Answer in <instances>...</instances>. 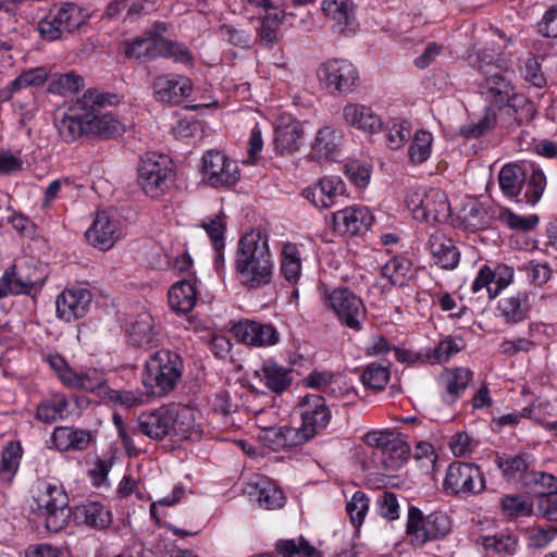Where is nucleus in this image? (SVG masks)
<instances>
[{
    "mask_svg": "<svg viewBox=\"0 0 557 557\" xmlns=\"http://www.w3.org/2000/svg\"><path fill=\"white\" fill-rule=\"evenodd\" d=\"M480 72L483 79L478 87L485 101L498 110L505 109L517 126L529 123L535 117L536 110L533 102L517 90L506 71L496 65L486 64L480 67Z\"/></svg>",
    "mask_w": 557,
    "mask_h": 557,
    "instance_id": "nucleus-1",
    "label": "nucleus"
},
{
    "mask_svg": "<svg viewBox=\"0 0 557 557\" xmlns=\"http://www.w3.org/2000/svg\"><path fill=\"white\" fill-rule=\"evenodd\" d=\"M235 270L240 284L249 289H258L272 282L274 261L265 234L250 231L239 239Z\"/></svg>",
    "mask_w": 557,
    "mask_h": 557,
    "instance_id": "nucleus-2",
    "label": "nucleus"
},
{
    "mask_svg": "<svg viewBox=\"0 0 557 557\" xmlns=\"http://www.w3.org/2000/svg\"><path fill=\"white\" fill-rule=\"evenodd\" d=\"M193 428L194 416L190 408L169 405L143 412L136 430L151 440L160 441L166 436L188 438Z\"/></svg>",
    "mask_w": 557,
    "mask_h": 557,
    "instance_id": "nucleus-3",
    "label": "nucleus"
},
{
    "mask_svg": "<svg viewBox=\"0 0 557 557\" xmlns=\"http://www.w3.org/2000/svg\"><path fill=\"white\" fill-rule=\"evenodd\" d=\"M119 102L115 94L102 92L98 89L86 90L60 119L55 120L59 136L65 143H74L88 133L87 117L90 113Z\"/></svg>",
    "mask_w": 557,
    "mask_h": 557,
    "instance_id": "nucleus-4",
    "label": "nucleus"
},
{
    "mask_svg": "<svg viewBox=\"0 0 557 557\" xmlns=\"http://www.w3.org/2000/svg\"><path fill=\"white\" fill-rule=\"evenodd\" d=\"M183 361L178 354L161 349L145 363L143 383L154 396H164L175 388L182 377Z\"/></svg>",
    "mask_w": 557,
    "mask_h": 557,
    "instance_id": "nucleus-5",
    "label": "nucleus"
},
{
    "mask_svg": "<svg viewBox=\"0 0 557 557\" xmlns=\"http://www.w3.org/2000/svg\"><path fill=\"white\" fill-rule=\"evenodd\" d=\"M137 172V182L141 190L153 199L163 196L170 189L175 177L171 159L156 152H146L140 158Z\"/></svg>",
    "mask_w": 557,
    "mask_h": 557,
    "instance_id": "nucleus-6",
    "label": "nucleus"
},
{
    "mask_svg": "<svg viewBox=\"0 0 557 557\" xmlns=\"http://www.w3.org/2000/svg\"><path fill=\"white\" fill-rule=\"evenodd\" d=\"M413 219L426 223H444L450 216V205L446 194L437 188L410 187L405 197Z\"/></svg>",
    "mask_w": 557,
    "mask_h": 557,
    "instance_id": "nucleus-7",
    "label": "nucleus"
},
{
    "mask_svg": "<svg viewBox=\"0 0 557 557\" xmlns=\"http://www.w3.org/2000/svg\"><path fill=\"white\" fill-rule=\"evenodd\" d=\"M35 500L39 516L45 519L47 530L59 532L67 525L72 508L69 506V496L61 484L39 482Z\"/></svg>",
    "mask_w": 557,
    "mask_h": 557,
    "instance_id": "nucleus-8",
    "label": "nucleus"
},
{
    "mask_svg": "<svg viewBox=\"0 0 557 557\" xmlns=\"http://www.w3.org/2000/svg\"><path fill=\"white\" fill-rule=\"evenodd\" d=\"M451 531V521L443 511H432L424 515L423 511L410 506L407 518V535L412 545L422 547L430 541L444 539Z\"/></svg>",
    "mask_w": 557,
    "mask_h": 557,
    "instance_id": "nucleus-9",
    "label": "nucleus"
},
{
    "mask_svg": "<svg viewBox=\"0 0 557 557\" xmlns=\"http://www.w3.org/2000/svg\"><path fill=\"white\" fill-rule=\"evenodd\" d=\"M443 488L450 495H476L485 488V480L479 466L456 461L446 471Z\"/></svg>",
    "mask_w": 557,
    "mask_h": 557,
    "instance_id": "nucleus-10",
    "label": "nucleus"
},
{
    "mask_svg": "<svg viewBox=\"0 0 557 557\" xmlns=\"http://www.w3.org/2000/svg\"><path fill=\"white\" fill-rule=\"evenodd\" d=\"M317 77L325 88L339 94H349L359 78L355 65L345 59L323 62L317 70Z\"/></svg>",
    "mask_w": 557,
    "mask_h": 557,
    "instance_id": "nucleus-11",
    "label": "nucleus"
},
{
    "mask_svg": "<svg viewBox=\"0 0 557 557\" xmlns=\"http://www.w3.org/2000/svg\"><path fill=\"white\" fill-rule=\"evenodd\" d=\"M329 302L339 321L347 327L360 331L366 320L362 300L348 288H335L329 295Z\"/></svg>",
    "mask_w": 557,
    "mask_h": 557,
    "instance_id": "nucleus-12",
    "label": "nucleus"
},
{
    "mask_svg": "<svg viewBox=\"0 0 557 557\" xmlns=\"http://www.w3.org/2000/svg\"><path fill=\"white\" fill-rule=\"evenodd\" d=\"M203 176L214 188L230 187L239 180V169L235 161L220 151H208L203 158Z\"/></svg>",
    "mask_w": 557,
    "mask_h": 557,
    "instance_id": "nucleus-13",
    "label": "nucleus"
},
{
    "mask_svg": "<svg viewBox=\"0 0 557 557\" xmlns=\"http://www.w3.org/2000/svg\"><path fill=\"white\" fill-rule=\"evenodd\" d=\"M168 27L163 22L153 23L141 36L133 38L125 44L124 54L137 60H151L160 54L162 36Z\"/></svg>",
    "mask_w": 557,
    "mask_h": 557,
    "instance_id": "nucleus-14",
    "label": "nucleus"
},
{
    "mask_svg": "<svg viewBox=\"0 0 557 557\" xmlns=\"http://www.w3.org/2000/svg\"><path fill=\"white\" fill-rule=\"evenodd\" d=\"M333 230L341 235L355 236L366 232L373 222L368 208L352 206L332 214Z\"/></svg>",
    "mask_w": 557,
    "mask_h": 557,
    "instance_id": "nucleus-15",
    "label": "nucleus"
},
{
    "mask_svg": "<svg viewBox=\"0 0 557 557\" xmlns=\"http://www.w3.org/2000/svg\"><path fill=\"white\" fill-rule=\"evenodd\" d=\"M156 100L165 103H181L193 91L189 78L176 74L159 75L152 82Z\"/></svg>",
    "mask_w": 557,
    "mask_h": 557,
    "instance_id": "nucleus-16",
    "label": "nucleus"
},
{
    "mask_svg": "<svg viewBox=\"0 0 557 557\" xmlns=\"http://www.w3.org/2000/svg\"><path fill=\"white\" fill-rule=\"evenodd\" d=\"M233 333L239 342L255 347L272 346L280 339V334L272 324L251 320L236 323Z\"/></svg>",
    "mask_w": 557,
    "mask_h": 557,
    "instance_id": "nucleus-17",
    "label": "nucleus"
},
{
    "mask_svg": "<svg viewBox=\"0 0 557 557\" xmlns=\"http://www.w3.org/2000/svg\"><path fill=\"white\" fill-rule=\"evenodd\" d=\"M512 276L513 270L507 265H497L495 270L483 265L472 283L471 290L480 293L485 289L488 298H494L510 284Z\"/></svg>",
    "mask_w": 557,
    "mask_h": 557,
    "instance_id": "nucleus-18",
    "label": "nucleus"
},
{
    "mask_svg": "<svg viewBox=\"0 0 557 557\" xmlns=\"http://www.w3.org/2000/svg\"><path fill=\"white\" fill-rule=\"evenodd\" d=\"M90 301L91 294L87 289H65L57 297V315L66 322L83 318Z\"/></svg>",
    "mask_w": 557,
    "mask_h": 557,
    "instance_id": "nucleus-19",
    "label": "nucleus"
},
{
    "mask_svg": "<svg viewBox=\"0 0 557 557\" xmlns=\"http://www.w3.org/2000/svg\"><path fill=\"white\" fill-rule=\"evenodd\" d=\"M90 245L100 250H109L120 238L119 222L107 212H99L86 232Z\"/></svg>",
    "mask_w": 557,
    "mask_h": 557,
    "instance_id": "nucleus-20",
    "label": "nucleus"
},
{
    "mask_svg": "<svg viewBox=\"0 0 557 557\" xmlns=\"http://www.w3.org/2000/svg\"><path fill=\"white\" fill-rule=\"evenodd\" d=\"M302 406L301 424L313 437L327 426L331 420V411L325 405L324 398L320 395L306 396Z\"/></svg>",
    "mask_w": 557,
    "mask_h": 557,
    "instance_id": "nucleus-21",
    "label": "nucleus"
},
{
    "mask_svg": "<svg viewBox=\"0 0 557 557\" xmlns=\"http://www.w3.org/2000/svg\"><path fill=\"white\" fill-rule=\"evenodd\" d=\"M344 145L343 131L325 125L317 131L311 151L318 160H333L339 156Z\"/></svg>",
    "mask_w": 557,
    "mask_h": 557,
    "instance_id": "nucleus-22",
    "label": "nucleus"
},
{
    "mask_svg": "<svg viewBox=\"0 0 557 557\" xmlns=\"http://www.w3.org/2000/svg\"><path fill=\"white\" fill-rule=\"evenodd\" d=\"M322 11L334 22L335 32L343 35L356 33L358 23L350 0H323Z\"/></svg>",
    "mask_w": 557,
    "mask_h": 557,
    "instance_id": "nucleus-23",
    "label": "nucleus"
},
{
    "mask_svg": "<svg viewBox=\"0 0 557 557\" xmlns=\"http://www.w3.org/2000/svg\"><path fill=\"white\" fill-rule=\"evenodd\" d=\"M92 441L91 431L74 426H55L51 433V442L59 451H82Z\"/></svg>",
    "mask_w": 557,
    "mask_h": 557,
    "instance_id": "nucleus-24",
    "label": "nucleus"
},
{
    "mask_svg": "<svg viewBox=\"0 0 557 557\" xmlns=\"http://www.w3.org/2000/svg\"><path fill=\"white\" fill-rule=\"evenodd\" d=\"M428 248L434 262L445 270L457 268L460 260L459 249L454 240L442 232H435L430 235Z\"/></svg>",
    "mask_w": 557,
    "mask_h": 557,
    "instance_id": "nucleus-25",
    "label": "nucleus"
},
{
    "mask_svg": "<svg viewBox=\"0 0 557 557\" xmlns=\"http://www.w3.org/2000/svg\"><path fill=\"white\" fill-rule=\"evenodd\" d=\"M531 307V295L519 290L502 297L497 309L506 323L516 324L528 318Z\"/></svg>",
    "mask_w": 557,
    "mask_h": 557,
    "instance_id": "nucleus-26",
    "label": "nucleus"
},
{
    "mask_svg": "<svg viewBox=\"0 0 557 557\" xmlns=\"http://www.w3.org/2000/svg\"><path fill=\"white\" fill-rule=\"evenodd\" d=\"M343 117L348 125L369 134L380 132L383 125L381 117L370 107L361 103H347L343 108Z\"/></svg>",
    "mask_w": 557,
    "mask_h": 557,
    "instance_id": "nucleus-27",
    "label": "nucleus"
},
{
    "mask_svg": "<svg viewBox=\"0 0 557 557\" xmlns=\"http://www.w3.org/2000/svg\"><path fill=\"white\" fill-rule=\"evenodd\" d=\"M410 456L409 445L395 434L387 442L383 450L373 453V458L386 471L399 470Z\"/></svg>",
    "mask_w": 557,
    "mask_h": 557,
    "instance_id": "nucleus-28",
    "label": "nucleus"
},
{
    "mask_svg": "<svg viewBox=\"0 0 557 557\" xmlns=\"http://www.w3.org/2000/svg\"><path fill=\"white\" fill-rule=\"evenodd\" d=\"M129 341L133 345L152 349L161 344L160 331L149 313H140L129 330Z\"/></svg>",
    "mask_w": 557,
    "mask_h": 557,
    "instance_id": "nucleus-29",
    "label": "nucleus"
},
{
    "mask_svg": "<svg viewBox=\"0 0 557 557\" xmlns=\"http://www.w3.org/2000/svg\"><path fill=\"white\" fill-rule=\"evenodd\" d=\"M256 374L260 376L264 385L275 394L285 392L293 382V370L280 366L272 359L263 361Z\"/></svg>",
    "mask_w": 557,
    "mask_h": 557,
    "instance_id": "nucleus-30",
    "label": "nucleus"
},
{
    "mask_svg": "<svg viewBox=\"0 0 557 557\" xmlns=\"http://www.w3.org/2000/svg\"><path fill=\"white\" fill-rule=\"evenodd\" d=\"M196 283V277L190 276L171 286L168 299L172 310L177 313H187L193 310L197 301Z\"/></svg>",
    "mask_w": 557,
    "mask_h": 557,
    "instance_id": "nucleus-31",
    "label": "nucleus"
},
{
    "mask_svg": "<svg viewBox=\"0 0 557 557\" xmlns=\"http://www.w3.org/2000/svg\"><path fill=\"white\" fill-rule=\"evenodd\" d=\"M304 135L298 121L281 122L274 131V148L280 154H292L299 150Z\"/></svg>",
    "mask_w": 557,
    "mask_h": 557,
    "instance_id": "nucleus-32",
    "label": "nucleus"
},
{
    "mask_svg": "<svg viewBox=\"0 0 557 557\" xmlns=\"http://www.w3.org/2000/svg\"><path fill=\"white\" fill-rule=\"evenodd\" d=\"M73 520L77 524H86L95 529L108 528L112 522L109 510L103 505L96 502L81 504L72 509Z\"/></svg>",
    "mask_w": 557,
    "mask_h": 557,
    "instance_id": "nucleus-33",
    "label": "nucleus"
},
{
    "mask_svg": "<svg viewBox=\"0 0 557 557\" xmlns=\"http://www.w3.org/2000/svg\"><path fill=\"white\" fill-rule=\"evenodd\" d=\"M458 219L460 226L469 232H476L487 228L491 225L492 215L483 203L471 200L462 206Z\"/></svg>",
    "mask_w": 557,
    "mask_h": 557,
    "instance_id": "nucleus-34",
    "label": "nucleus"
},
{
    "mask_svg": "<svg viewBox=\"0 0 557 557\" xmlns=\"http://www.w3.org/2000/svg\"><path fill=\"white\" fill-rule=\"evenodd\" d=\"M301 252L297 244L284 243L280 252V273L289 284L295 285L301 276Z\"/></svg>",
    "mask_w": 557,
    "mask_h": 557,
    "instance_id": "nucleus-35",
    "label": "nucleus"
},
{
    "mask_svg": "<svg viewBox=\"0 0 557 557\" xmlns=\"http://www.w3.org/2000/svg\"><path fill=\"white\" fill-rule=\"evenodd\" d=\"M527 165L506 164L498 174V183L502 191L509 198H517L523 190Z\"/></svg>",
    "mask_w": 557,
    "mask_h": 557,
    "instance_id": "nucleus-36",
    "label": "nucleus"
},
{
    "mask_svg": "<svg viewBox=\"0 0 557 557\" xmlns=\"http://www.w3.org/2000/svg\"><path fill=\"white\" fill-rule=\"evenodd\" d=\"M51 9L66 34H72L87 23L88 15L76 3L63 2L54 4Z\"/></svg>",
    "mask_w": 557,
    "mask_h": 557,
    "instance_id": "nucleus-37",
    "label": "nucleus"
},
{
    "mask_svg": "<svg viewBox=\"0 0 557 557\" xmlns=\"http://www.w3.org/2000/svg\"><path fill=\"white\" fill-rule=\"evenodd\" d=\"M67 408L65 395L54 394L37 405L35 418L45 424H52L66 417Z\"/></svg>",
    "mask_w": 557,
    "mask_h": 557,
    "instance_id": "nucleus-38",
    "label": "nucleus"
},
{
    "mask_svg": "<svg viewBox=\"0 0 557 557\" xmlns=\"http://www.w3.org/2000/svg\"><path fill=\"white\" fill-rule=\"evenodd\" d=\"M472 371L467 368H454L442 374V382L449 403H455L465 393L472 379Z\"/></svg>",
    "mask_w": 557,
    "mask_h": 557,
    "instance_id": "nucleus-39",
    "label": "nucleus"
},
{
    "mask_svg": "<svg viewBox=\"0 0 557 557\" xmlns=\"http://www.w3.org/2000/svg\"><path fill=\"white\" fill-rule=\"evenodd\" d=\"M546 187V176L544 172L534 166L532 163L528 164L525 173V181L523 184V197L517 199L518 201H524L528 205L534 206L541 199Z\"/></svg>",
    "mask_w": 557,
    "mask_h": 557,
    "instance_id": "nucleus-40",
    "label": "nucleus"
},
{
    "mask_svg": "<svg viewBox=\"0 0 557 557\" xmlns=\"http://www.w3.org/2000/svg\"><path fill=\"white\" fill-rule=\"evenodd\" d=\"M101 109L90 113L87 117L88 133L96 134L103 138H111L123 132L121 122L111 113L100 115Z\"/></svg>",
    "mask_w": 557,
    "mask_h": 557,
    "instance_id": "nucleus-41",
    "label": "nucleus"
},
{
    "mask_svg": "<svg viewBox=\"0 0 557 557\" xmlns=\"http://www.w3.org/2000/svg\"><path fill=\"white\" fill-rule=\"evenodd\" d=\"M255 490L260 507L272 510L284 506V494L273 481L267 478H259L255 482Z\"/></svg>",
    "mask_w": 557,
    "mask_h": 557,
    "instance_id": "nucleus-42",
    "label": "nucleus"
},
{
    "mask_svg": "<svg viewBox=\"0 0 557 557\" xmlns=\"http://www.w3.org/2000/svg\"><path fill=\"white\" fill-rule=\"evenodd\" d=\"M522 487L528 494L534 495L540 499L557 488V479L546 472L534 471L527 473Z\"/></svg>",
    "mask_w": 557,
    "mask_h": 557,
    "instance_id": "nucleus-43",
    "label": "nucleus"
},
{
    "mask_svg": "<svg viewBox=\"0 0 557 557\" xmlns=\"http://www.w3.org/2000/svg\"><path fill=\"white\" fill-rule=\"evenodd\" d=\"M23 449L20 443L9 442L1 455L0 479L12 482L22 459Z\"/></svg>",
    "mask_w": 557,
    "mask_h": 557,
    "instance_id": "nucleus-44",
    "label": "nucleus"
},
{
    "mask_svg": "<svg viewBox=\"0 0 557 557\" xmlns=\"http://www.w3.org/2000/svg\"><path fill=\"white\" fill-rule=\"evenodd\" d=\"M274 547L275 553L281 557H314L318 554L317 549L304 536L278 540Z\"/></svg>",
    "mask_w": 557,
    "mask_h": 557,
    "instance_id": "nucleus-45",
    "label": "nucleus"
},
{
    "mask_svg": "<svg viewBox=\"0 0 557 557\" xmlns=\"http://www.w3.org/2000/svg\"><path fill=\"white\" fill-rule=\"evenodd\" d=\"M497 465L507 481L520 484L521 486L524 483L527 473L532 471L529 469V465L522 456H513L505 459L498 458Z\"/></svg>",
    "mask_w": 557,
    "mask_h": 557,
    "instance_id": "nucleus-46",
    "label": "nucleus"
},
{
    "mask_svg": "<svg viewBox=\"0 0 557 557\" xmlns=\"http://www.w3.org/2000/svg\"><path fill=\"white\" fill-rule=\"evenodd\" d=\"M411 262L407 259L395 257L384 264L381 273L395 286H404L411 277Z\"/></svg>",
    "mask_w": 557,
    "mask_h": 557,
    "instance_id": "nucleus-47",
    "label": "nucleus"
},
{
    "mask_svg": "<svg viewBox=\"0 0 557 557\" xmlns=\"http://www.w3.org/2000/svg\"><path fill=\"white\" fill-rule=\"evenodd\" d=\"M540 329L539 324L531 323L528 327V337H517L512 339H504L499 345V350L503 355L515 356L520 352H530L533 350L537 343L534 339V333Z\"/></svg>",
    "mask_w": 557,
    "mask_h": 557,
    "instance_id": "nucleus-48",
    "label": "nucleus"
},
{
    "mask_svg": "<svg viewBox=\"0 0 557 557\" xmlns=\"http://www.w3.org/2000/svg\"><path fill=\"white\" fill-rule=\"evenodd\" d=\"M497 115L494 109L486 107L483 116L474 123L463 125L460 133L466 138H478L495 128Z\"/></svg>",
    "mask_w": 557,
    "mask_h": 557,
    "instance_id": "nucleus-49",
    "label": "nucleus"
},
{
    "mask_svg": "<svg viewBox=\"0 0 557 557\" xmlns=\"http://www.w3.org/2000/svg\"><path fill=\"white\" fill-rule=\"evenodd\" d=\"M482 545L486 554L513 555L517 550L518 541L512 535L496 534L483 537Z\"/></svg>",
    "mask_w": 557,
    "mask_h": 557,
    "instance_id": "nucleus-50",
    "label": "nucleus"
},
{
    "mask_svg": "<svg viewBox=\"0 0 557 557\" xmlns=\"http://www.w3.org/2000/svg\"><path fill=\"white\" fill-rule=\"evenodd\" d=\"M159 57L171 58L176 63L193 66L194 57L190 50L183 44L171 41L162 36Z\"/></svg>",
    "mask_w": 557,
    "mask_h": 557,
    "instance_id": "nucleus-51",
    "label": "nucleus"
},
{
    "mask_svg": "<svg viewBox=\"0 0 557 557\" xmlns=\"http://www.w3.org/2000/svg\"><path fill=\"white\" fill-rule=\"evenodd\" d=\"M432 134L426 131H418L409 147V158L412 163L421 164L428 160L431 152Z\"/></svg>",
    "mask_w": 557,
    "mask_h": 557,
    "instance_id": "nucleus-52",
    "label": "nucleus"
},
{
    "mask_svg": "<svg viewBox=\"0 0 557 557\" xmlns=\"http://www.w3.org/2000/svg\"><path fill=\"white\" fill-rule=\"evenodd\" d=\"M83 86V77L74 72H69L55 75L49 84V90L54 94L65 95L67 92H76Z\"/></svg>",
    "mask_w": 557,
    "mask_h": 557,
    "instance_id": "nucleus-53",
    "label": "nucleus"
},
{
    "mask_svg": "<svg viewBox=\"0 0 557 557\" xmlns=\"http://www.w3.org/2000/svg\"><path fill=\"white\" fill-rule=\"evenodd\" d=\"M389 380V372L385 366L370 363L361 374V382L372 389H383Z\"/></svg>",
    "mask_w": 557,
    "mask_h": 557,
    "instance_id": "nucleus-54",
    "label": "nucleus"
},
{
    "mask_svg": "<svg viewBox=\"0 0 557 557\" xmlns=\"http://www.w3.org/2000/svg\"><path fill=\"white\" fill-rule=\"evenodd\" d=\"M201 227L210 237L213 248H224V233L226 230V222L224 214H216L208 218V221L201 223Z\"/></svg>",
    "mask_w": 557,
    "mask_h": 557,
    "instance_id": "nucleus-55",
    "label": "nucleus"
},
{
    "mask_svg": "<svg viewBox=\"0 0 557 557\" xmlns=\"http://www.w3.org/2000/svg\"><path fill=\"white\" fill-rule=\"evenodd\" d=\"M37 30L40 37L47 41H54L63 38L65 30L59 25L58 18L52 9L37 23Z\"/></svg>",
    "mask_w": 557,
    "mask_h": 557,
    "instance_id": "nucleus-56",
    "label": "nucleus"
},
{
    "mask_svg": "<svg viewBox=\"0 0 557 557\" xmlns=\"http://www.w3.org/2000/svg\"><path fill=\"white\" fill-rule=\"evenodd\" d=\"M369 509V499L363 492H356L346 505V510L352 524L358 528L362 524Z\"/></svg>",
    "mask_w": 557,
    "mask_h": 557,
    "instance_id": "nucleus-57",
    "label": "nucleus"
},
{
    "mask_svg": "<svg viewBox=\"0 0 557 557\" xmlns=\"http://www.w3.org/2000/svg\"><path fill=\"white\" fill-rule=\"evenodd\" d=\"M278 23L277 14H268L259 20L257 33L263 46L271 47L276 41Z\"/></svg>",
    "mask_w": 557,
    "mask_h": 557,
    "instance_id": "nucleus-58",
    "label": "nucleus"
},
{
    "mask_svg": "<svg viewBox=\"0 0 557 557\" xmlns=\"http://www.w3.org/2000/svg\"><path fill=\"white\" fill-rule=\"evenodd\" d=\"M48 78V73L44 67H35L20 74L11 82L13 90H20L29 86H40Z\"/></svg>",
    "mask_w": 557,
    "mask_h": 557,
    "instance_id": "nucleus-59",
    "label": "nucleus"
},
{
    "mask_svg": "<svg viewBox=\"0 0 557 557\" xmlns=\"http://www.w3.org/2000/svg\"><path fill=\"white\" fill-rule=\"evenodd\" d=\"M502 509L511 517H524L532 512V504L522 496H506L502 498Z\"/></svg>",
    "mask_w": 557,
    "mask_h": 557,
    "instance_id": "nucleus-60",
    "label": "nucleus"
},
{
    "mask_svg": "<svg viewBox=\"0 0 557 557\" xmlns=\"http://www.w3.org/2000/svg\"><path fill=\"white\" fill-rule=\"evenodd\" d=\"M219 35L231 45L240 48H248L251 45V35L244 30L236 28L228 24H223L219 27Z\"/></svg>",
    "mask_w": 557,
    "mask_h": 557,
    "instance_id": "nucleus-61",
    "label": "nucleus"
},
{
    "mask_svg": "<svg viewBox=\"0 0 557 557\" xmlns=\"http://www.w3.org/2000/svg\"><path fill=\"white\" fill-rule=\"evenodd\" d=\"M109 398L116 405L124 408H132L143 405L146 396L140 391L111 389Z\"/></svg>",
    "mask_w": 557,
    "mask_h": 557,
    "instance_id": "nucleus-62",
    "label": "nucleus"
},
{
    "mask_svg": "<svg viewBox=\"0 0 557 557\" xmlns=\"http://www.w3.org/2000/svg\"><path fill=\"white\" fill-rule=\"evenodd\" d=\"M318 184L323 190L325 198L331 202V207L335 205L336 199L346 191L345 183L338 176H324L319 180Z\"/></svg>",
    "mask_w": 557,
    "mask_h": 557,
    "instance_id": "nucleus-63",
    "label": "nucleus"
},
{
    "mask_svg": "<svg viewBox=\"0 0 557 557\" xmlns=\"http://www.w3.org/2000/svg\"><path fill=\"white\" fill-rule=\"evenodd\" d=\"M465 344L461 338L446 337L434 349L433 356L438 362H446L449 358L461 351Z\"/></svg>",
    "mask_w": 557,
    "mask_h": 557,
    "instance_id": "nucleus-64",
    "label": "nucleus"
}]
</instances>
